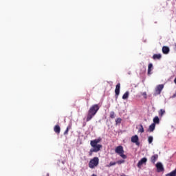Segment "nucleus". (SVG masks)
Returning <instances> with one entry per match:
<instances>
[{"mask_svg":"<svg viewBox=\"0 0 176 176\" xmlns=\"http://www.w3.org/2000/svg\"><path fill=\"white\" fill-rule=\"evenodd\" d=\"M100 141H102L101 138H98V139L91 140L90 145L92 147V148H91L89 152V156H93L94 152L97 153V152H100V151H101V148H102V145L98 144H100Z\"/></svg>","mask_w":176,"mask_h":176,"instance_id":"f257e3e1","label":"nucleus"},{"mask_svg":"<svg viewBox=\"0 0 176 176\" xmlns=\"http://www.w3.org/2000/svg\"><path fill=\"white\" fill-rule=\"evenodd\" d=\"M100 110V106L98 104H94L92 105L87 113L86 122H90L94 116H96L97 112Z\"/></svg>","mask_w":176,"mask_h":176,"instance_id":"f03ea898","label":"nucleus"},{"mask_svg":"<svg viewBox=\"0 0 176 176\" xmlns=\"http://www.w3.org/2000/svg\"><path fill=\"white\" fill-rule=\"evenodd\" d=\"M115 152L122 159H127V155H124V150L122 146H118L116 148Z\"/></svg>","mask_w":176,"mask_h":176,"instance_id":"7ed1b4c3","label":"nucleus"},{"mask_svg":"<svg viewBox=\"0 0 176 176\" xmlns=\"http://www.w3.org/2000/svg\"><path fill=\"white\" fill-rule=\"evenodd\" d=\"M100 160L98 157H94L92 160L89 161V168H94V167H97L98 166V163Z\"/></svg>","mask_w":176,"mask_h":176,"instance_id":"20e7f679","label":"nucleus"},{"mask_svg":"<svg viewBox=\"0 0 176 176\" xmlns=\"http://www.w3.org/2000/svg\"><path fill=\"white\" fill-rule=\"evenodd\" d=\"M164 89V85L161 84L158 85L155 88V91L153 94L154 97H156V96H160L162 94V91Z\"/></svg>","mask_w":176,"mask_h":176,"instance_id":"39448f33","label":"nucleus"},{"mask_svg":"<svg viewBox=\"0 0 176 176\" xmlns=\"http://www.w3.org/2000/svg\"><path fill=\"white\" fill-rule=\"evenodd\" d=\"M156 168L157 173H162V171H164V168L163 167L162 162H157L156 164Z\"/></svg>","mask_w":176,"mask_h":176,"instance_id":"423d86ee","label":"nucleus"},{"mask_svg":"<svg viewBox=\"0 0 176 176\" xmlns=\"http://www.w3.org/2000/svg\"><path fill=\"white\" fill-rule=\"evenodd\" d=\"M139 141V138H138V135H135L133 136H132L131 138V142H133V144H136V145L140 146V142Z\"/></svg>","mask_w":176,"mask_h":176,"instance_id":"0eeeda50","label":"nucleus"},{"mask_svg":"<svg viewBox=\"0 0 176 176\" xmlns=\"http://www.w3.org/2000/svg\"><path fill=\"white\" fill-rule=\"evenodd\" d=\"M116 98H118L119 97V94H120V83H118L116 86L115 89Z\"/></svg>","mask_w":176,"mask_h":176,"instance_id":"6e6552de","label":"nucleus"},{"mask_svg":"<svg viewBox=\"0 0 176 176\" xmlns=\"http://www.w3.org/2000/svg\"><path fill=\"white\" fill-rule=\"evenodd\" d=\"M146 162H148V160L146 159V157H143L142 158L138 163V168H141V166H142V164H145V163H146Z\"/></svg>","mask_w":176,"mask_h":176,"instance_id":"1a4fd4ad","label":"nucleus"},{"mask_svg":"<svg viewBox=\"0 0 176 176\" xmlns=\"http://www.w3.org/2000/svg\"><path fill=\"white\" fill-rule=\"evenodd\" d=\"M157 159H159V155L157 154H155L154 155H153L151 157V163H153V164H155V163H156Z\"/></svg>","mask_w":176,"mask_h":176,"instance_id":"9d476101","label":"nucleus"},{"mask_svg":"<svg viewBox=\"0 0 176 176\" xmlns=\"http://www.w3.org/2000/svg\"><path fill=\"white\" fill-rule=\"evenodd\" d=\"M162 52L164 54H168L170 53V48L167 46H164L162 47Z\"/></svg>","mask_w":176,"mask_h":176,"instance_id":"9b49d317","label":"nucleus"},{"mask_svg":"<svg viewBox=\"0 0 176 176\" xmlns=\"http://www.w3.org/2000/svg\"><path fill=\"white\" fill-rule=\"evenodd\" d=\"M152 69H153V65L149 63L148 65V75H152Z\"/></svg>","mask_w":176,"mask_h":176,"instance_id":"f8f14e48","label":"nucleus"},{"mask_svg":"<svg viewBox=\"0 0 176 176\" xmlns=\"http://www.w3.org/2000/svg\"><path fill=\"white\" fill-rule=\"evenodd\" d=\"M156 127V124H151L149 127H148V131L149 133H153V131H155V128Z\"/></svg>","mask_w":176,"mask_h":176,"instance_id":"ddd939ff","label":"nucleus"},{"mask_svg":"<svg viewBox=\"0 0 176 176\" xmlns=\"http://www.w3.org/2000/svg\"><path fill=\"white\" fill-rule=\"evenodd\" d=\"M54 131H55L56 134H60V131H61V128L60 127V125H56L54 127Z\"/></svg>","mask_w":176,"mask_h":176,"instance_id":"4468645a","label":"nucleus"},{"mask_svg":"<svg viewBox=\"0 0 176 176\" xmlns=\"http://www.w3.org/2000/svg\"><path fill=\"white\" fill-rule=\"evenodd\" d=\"M153 124H159L160 123V120H159L158 116H155L153 120Z\"/></svg>","mask_w":176,"mask_h":176,"instance_id":"2eb2a0df","label":"nucleus"},{"mask_svg":"<svg viewBox=\"0 0 176 176\" xmlns=\"http://www.w3.org/2000/svg\"><path fill=\"white\" fill-rule=\"evenodd\" d=\"M153 60H160V58H162V54H155L153 56Z\"/></svg>","mask_w":176,"mask_h":176,"instance_id":"dca6fc26","label":"nucleus"},{"mask_svg":"<svg viewBox=\"0 0 176 176\" xmlns=\"http://www.w3.org/2000/svg\"><path fill=\"white\" fill-rule=\"evenodd\" d=\"M129 94L130 93L129 91H126L122 96V100H127V98H129Z\"/></svg>","mask_w":176,"mask_h":176,"instance_id":"f3484780","label":"nucleus"},{"mask_svg":"<svg viewBox=\"0 0 176 176\" xmlns=\"http://www.w3.org/2000/svg\"><path fill=\"white\" fill-rule=\"evenodd\" d=\"M166 113V111L163 109H160L159 111V116H160L161 118L163 116V115H164Z\"/></svg>","mask_w":176,"mask_h":176,"instance_id":"a211bd4d","label":"nucleus"},{"mask_svg":"<svg viewBox=\"0 0 176 176\" xmlns=\"http://www.w3.org/2000/svg\"><path fill=\"white\" fill-rule=\"evenodd\" d=\"M120 123H122V118H118L116 120V124H120Z\"/></svg>","mask_w":176,"mask_h":176,"instance_id":"6ab92c4d","label":"nucleus"},{"mask_svg":"<svg viewBox=\"0 0 176 176\" xmlns=\"http://www.w3.org/2000/svg\"><path fill=\"white\" fill-rule=\"evenodd\" d=\"M138 133H144V126H142V124L140 125V129L138 130Z\"/></svg>","mask_w":176,"mask_h":176,"instance_id":"aec40b11","label":"nucleus"},{"mask_svg":"<svg viewBox=\"0 0 176 176\" xmlns=\"http://www.w3.org/2000/svg\"><path fill=\"white\" fill-rule=\"evenodd\" d=\"M148 144H152V142H153V137L149 136L148 138Z\"/></svg>","mask_w":176,"mask_h":176,"instance_id":"412c9836","label":"nucleus"},{"mask_svg":"<svg viewBox=\"0 0 176 176\" xmlns=\"http://www.w3.org/2000/svg\"><path fill=\"white\" fill-rule=\"evenodd\" d=\"M110 118H111V119H115V112L114 111L110 112Z\"/></svg>","mask_w":176,"mask_h":176,"instance_id":"4be33fe9","label":"nucleus"},{"mask_svg":"<svg viewBox=\"0 0 176 176\" xmlns=\"http://www.w3.org/2000/svg\"><path fill=\"white\" fill-rule=\"evenodd\" d=\"M69 129H71V126H67L66 130L64 132V135H67L68 134V131H69Z\"/></svg>","mask_w":176,"mask_h":176,"instance_id":"5701e85b","label":"nucleus"},{"mask_svg":"<svg viewBox=\"0 0 176 176\" xmlns=\"http://www.w3.org/2000/svg\"><path fill=\"white\" fill-rule=\"evenodd\" d=\"M116 164V162H111L109 165L107 166V167H112V166H115Z\"/></svg>","mask_w":176,"mask_h":176,"instance_id":"b1692460","label":"nucleus"},{"mask_svg":"<svg viewBox=\"0 0 176 176\" xmlns=\"http://www.w3.org/2000/svg\"><path fill=\"white\" fill-rule=\"evenodd\" d=\"M142 96H143L144 98H145V99H147V98H148V96H147V94H146V92H143V93L142 94Z\"/></svg>","mask_w":176,"mask_h":176,"instance_id":"393cba45","label":"nucleus"},{"mask_svg":"<svg viewBox=\"0 0 176 176\" xmlns=\"http://www.w3.org/2000/svg\"><path fill=\"white\" fill-rule=\"evenodd\" d=\"M117 163H118V164H123V163H124V160H119V161H118L117 162Z\"/></svg>","mask_w":176,"mask_h":176,"instance_id":"a878e982","label":"nucleus"},{"mask_svg":"<svg viewBox=\"0 0 176 176\" xmlns=\"http://www.w3.org/2000/svg\"><path fill=\"white\" fill-rule=\"evenodd\" d=\"M164 5H167L166 3H164Z\"/></svg>","mask_w":176,"mask_h":176,"instance_id":"bb28decb","label":"nucleus"}]
</instances>
